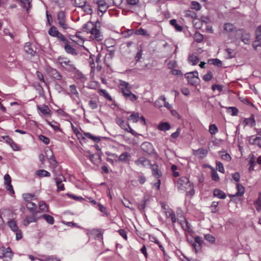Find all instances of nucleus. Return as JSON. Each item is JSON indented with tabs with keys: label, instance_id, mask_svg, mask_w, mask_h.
<instances>
[{
	"label": "nucleus",
	"instance_id": "nucleus-21",
	"mask_svg": "<svg viewBox=\"0 0 261 261\" xmlns=\"http://www.w3.org/2000/svg\"><path fill=\"white\" fill-rule=\"evenodd\" d=\"M96 4L98 6L99 11L101 12L102 14L107 12L109 6L105 0H98L96 2Z\"/></svg>",
	"mask_w": 261,
	"mask_h": 261
},
{
	"label": "nucleus",
	"instance_id": "nucleus-44",
	"mask_svg": "<svg viewBox=\"0 0 261 261\" xmlns=\"http://www.w3.org/2000/svg\"><path fill=\"white\" fill-rule=\"evenodd\" d=\"M98 93L100 95L103 96L107 100L109 101H112V98L111 96L109 95L108 92L105 89H100L98 91Z\"/></svg>",
	"mask_w": 261,
	"mask_h": 261
},
{
	"label": "nucleus",
	"instance_id": "nucleus-10",
	"mask_svg": "<svg viewBox=\"0 0 261 261\" xmlns=\"http://www.w3.org/2000/svg\"><path fill=\"white\" fill-rule=\"evenodd\" d=\"M57 19L58 20L59 25L62 28L65 30L68 28V24L66 23V15L64 11H60L59 12L57 15Z\"/></svg>",
	"mask_w": 261,
	"mask_h": 261
},
{
	"label": "nucleus",
	"instance_id": "nucleus-45",
	"mask_svg": "<svg viewBox=\"0 0 261 261\" xmlns=\"http://www.w3.org/2000/svg\"><path fill=\"white\" fill-rule=\"evenodd\" d=\"M48 34L53 37H57L59 34V32L57 29L55 27L53 26L48 30Z\"/></svg>",
	"mask_w": 261,
	"mask_h": 261
},
{
	"label": "nucleus",
	"instance_id": "nucleus-37",
	"mask_svg": "<svg viewBox=\"0 0 261 261\" xmlns=\"http://www.w3.org/2000/svg\"><path fill=\"white\" fill-rule=\"evenodd\" d=\"M36 175L39 177H49L50 176V174L49 172L43 169L36 171Z\"/></svg>",
	"mask_w": 261,
	"mask_h": 261
},
{
	"label": "nucleus",
	"instance_id": "nucleus-39",
	"mask_svg": "<svg viewBox=\"0 0 261 261\" xmlns=\"http://www.w3.org/2000/svg\"><path fill=\"white\" fill-rule=\"evenodd\" d=\"M199 60V59L198 57L197 56L193 54L191 55L188 58V61L189 63L191 64L192 65H196L198 63Z\"/></svg>",
	"mask_w": 261,
	"mask_h": 261
},
{
	"label": "nucleus",
	"instance_id": "nucleus-36",
	"mask_svg": "<svg viewBox=\"0 0 261 261\" xmlns=\"http://www.w3.org/2000/svg\"><path fill=\"white\" fill-rule=\"evenodd\" d=\"M166 216L167 218H171L173 223H175L177 221V218L176 217L175 213L173 211H167L166 212Z\"/></svg>",
	"mask_w": 261,
	"mask_h": 261
},
{
	"label": "nucleus",
	"instance_id": "nucleus-61",
	"mask_svg": "<svg viewBox=\"0 0 261 261\" xmlns=\"http://www.w3.org/2000/svg\"><path fill=\"white\" fill-rule=\"evenodd\" d=\"M36 74V75H37L38 79L41 82L44 83L45 85H47V83H46V82L45 81V80L44 79L43 75L41 72H40L39 71H37Z\"/></svg>",
	"mask_w": 261,
	"mask_h": 261
},
{
	"label": "nucleus",
	"instance_id": "nucleus-27",
	"mask_svg": "<svg viewBox=\"0 0 261 261\" xmlns=\"http://www.w3.org/2000/svg\"><path fill=\"white\" fill-rule=\"evenodd\" d=\"M253 136H251L249 140L250 144L256 145L258 146L259 148H261V136L260 137H256V138H253Z\"/></svg>",
	"mask_w": 261,
	"mask_h": 261
},
{
	"label": "nucleus",
	"instance_id": "nucleus-29",
	"mask_svg": "<svg viewBox=\"0 0 261 261\" xmlns=\"http://www.w3.org/2000/svg\"><path fill=\"white\" fill-rule=\"evenodd\" d=\"M89 158L95 165H97L100 162V156L98 154H90L89 155Z\"/></svg>",
	"mask_w": 261,
	"mask_h": 261
},
{
	"label": "nucleus",
	"instance_id": "nucleus-48",
	"mask_svg": "<svg viewBox=\"0 0 261 261\" xmlns=\"http://www.w3.org/2000/svg\"><path fill=\"white\" fill-rule=\"evenodd\" d=\"M126 94V96H124L125 98L130 100L132 101H135L137 99V96L133 94L132 92L130 93H128V94L125 93Z\"/></svg>",
	"mask_w": 261,
	"mask_h": 261
},
{
	"label": "nucleus",
	"instance_id": "nucleus-16",
	"mask_svg": "<svg viewBox=\"0 0 261 261\" xmlns=\"http://www.w3.org/2000/svg\"><path fill=\"white\" fill-rule=\"evenodd\" d=\"M55 180L58 191H64V186L62 182L66 181L65 178L62 175H58L55 178Z\"/></svg>",
	"mask_w": 261,
	"mask_h": 261
},
{
	"label": "nucleus",
	"instance_id": "nucleus-31",
	"mask_svg": "<svg viewBox=\"0 0 261 261\" xmlns=\"http://www.w3.org/2000/svg\"><path fill=\"white\" fill-rule=\"evenodd\" d=\"M243 122L245 124V126L250 124V125L253 127L256 125L255 120L254 119L253 115H251L249 118H245Z\"/></svg>",
	"mask_w": 261,
	"mask_h": 261
},
{
	"label": "nucleus",
	"instance_id": "nucleus-3",
	"mask_svg": "<svg viewBox=\"0 0 261 261\" xmlns=\"http://www.w3.org/2000/svg\"><path fill=\"white\" fill-rule=\"evenodd\" d=\"M57 64L60 65L63 69L68 72H74L75 69L74 64L72 61L65 57H59L56 60Z\"/></svg>",
	"mask_w": 261,
	"mask_h": 261
},
{
	"label": "nucleus",
	"instance_id": "nucleus-9",
	"mask_svg": "<svg viewBox=\"0 0 261 261\" xmlns=\"http://www.w3.org/2000/svg\"><path fill=\"white\" fill-rule=\"evenodd\" d=\"M67 94L70 96L73 101L77 102V100L79 99V93L77 90L76 86L75 85L69 86Z\"/></svg>",
	"mask_w": 261,
	"mask_h": 261
},
{
	"label": "nucleus",
	"instance_id": "nucleus-35",
	"mask_svg": "<svg viewBox=\"0 0 261 261\" xmlns=\"http://www.w3.org/2000/svg\"><path fill=\"white\" fill-rule=\"evenodd\" d=\"M213 196L221 199H225L226 197L225 193L219 189H215L213 190Z\"/></svg>",
	"mask_w": 261,
	"mask_h": 261
},
{
	"label": "nucleus",
	"instance_id": "nucleus-40",
	"mask_svg": "<svg viewBox=\"0 0 261 261\" xmlns=\"http://www.w3.org/2000/svg\"><path fill=\"white\" fill-rule=\"evenodd\" d=\"M40 218L44 219L49 224L52 225L54 223L55 219L54 217L48 214L42 215L40 217Z\"/></svg>",
	"mask_w": 261,
	"mask_h": 261
},
{
	"label": "nucleus",
	"instance_id": "nucleus-19",
	"mask_svg": "<svg viewBox=\"0 0 261 261\" xmlns=\"http://www.w3.org/2000/svg\"><path fill=\"white\" fill-rule=\"evenodd\" d=\"M2 252V255L1 257L8 258L9 259L11 260L13 256V253L10 247H7L6 248L3 247L0 249V253Z\"/></svg>",
	"mask_w": 261,
	"mask_h": 261
},
{
	"label": "nucleus",
	"instance_id": "nucleus-42",
	"mask_svg": "<svg viewBox=\"0 0 261 261\" xmlns=\"http://www.w3.org/2000/svg\"><path fill=\"white\" fill-rule=\"evenodd\" d=\"M8 225L11 230L13 231H15L18 229L16 222L14 220H11L9 221L8 222Z\"/></svg>",
	"mask_w": 261,
	"mask_h": 261
},
{
	"label": "nucleus",
	"instance_id": "nucleus-43",
	"mask_svg": "<svg viewBox=\"0 0 261 261\" xmlns=\"http://www.w3.org/2000/svg\"><path fill=\"white\" fill-rule=\"evenodd\" d=\"M227 112L232 116H237L238 114V109L234 107H229L227 108Z\"/></svg>",
	"mask_w": 261,
	"mask_h": 261
},
{
	"label": "nucleus",
	"instance_id": "nucleus-7",
	"mask_svg": "<svg viewBox=\"0 0 261 261\" xmlns=\"http://www.w3.org/2000/svg\"><path fill=\"white\" fill-rule=\"evenodd\" d=\"M185 77L187 79L189 84L191 85H196L199 82L198 73L197 71L187 73Z\"/></svg>",
	"mask_w": 261,
	"mask_h": 261
},
{
	"label": "nucleus",
	"instance_id": "nucleus-38",
	"mask_svg": "<svg viewBox=\"0 0 261 261\" xmlns=\"http://www.w3.org/2000/svg\"><path fill=\"white\" fill-rule=\"evenodd\" d=\"M64 49L66 52L68 54L72 55H75L77 54L76 50L71 45L67 44V43H66V44L64 46Z\"/></svg>",
	"mask_w": 261,
	"mask_h": 261
},
{
	"label": "nucleus",
	"instance_id": "nucleus-20",
	"mask_svg": "<svg viewBox=\"0 0 261 261\" xmlns=\"http://www.w3.org/2000/svg\"><path fill=\"white\" fill-rule=\"evenodd\" d=\"M36 213H33L31 216H26L23 220V225L25 226H28L31 223L37 222L40 217H37L35 215Z\"/></svg>",
	"mask_w": 261,
	"mask_h": 261
},
{
	"label": "nucleus",
	"instance_id": "nucleus-63",
	"mask_svg": "<svg viewBox=\"0 0 261 261\" xmlns=\"http://www.w3.org/2000/svg\"><path fill=\"white\" fill-rule=\"evenodd\" d=\"M16 240L18 241L22 238V232L21 230L18 229L15 231Z\"/></svg>",
	"mask_w": 261,
	"mask_h": 261
},
{
	"label": "nucleus",
	"instance_id": "nucleus-52",
	"mask_svg": "<svg viewBox=\"0 0 261 261\" xmlns=\"http://www.w3.org/2000/svg\"><path fill=\"white\" fill-rule=\"evenodd\" d=\"M88 106L92 110H94L98 108L97 101L93 99H91L89 101Z\"/></svg>",
	"mask_w": 261,
	"mask_h": 261
},
{
	"label": "nucleus",
	"instance_id": "nucleus-47",
	"mask_svg": "<svg viewBox=\"0 0 261 261\" xmlns=\"http://www.w3.org/2000/svg\"><path fill=\"white\" fill-rule=\"evenodd\" d=\"M47 123L55 130L61 131L60 128L59 124L56 121L49 122L47 121Z\"/></svg>",
	"mask_w": 261,
	"mask_h": 261
},
{
	"label": "nucleus",
	"instance_id": "nucleus-49",
	"mask_svg": "<svg viewBox=\"0 0 261 261\" xmlns=\"http://www.w3.org/2000/svg\"><path fill=\"white\" fill-rule=\"evenodd\" d=\"M39 207L41 212H47L48 211L47 204L44 202L39 203Z\"/></svg>",
	"mask_w": 261,
	"mask_h": 261
},
{
	"label": "nucleus",
	"instance_id": "nucleus-26",
	"mask_svg": "<svg viewBox=\"0 0 261 261\" xmlns=\"http://www.w3.org/2000/svg\"><path fill=\"white\" fill-rule=\"evenodd\" d=\"M21 6L24 9H25L27 12L29 13V11L31 8V1L32 0H17Z\"/></svg>",
	"mask_w": 261,
	"mask_h": 261
},
{
	"label": "nucleus",
	"instance_id": "nucleus-1",
	"mask_svg": "<svg viewBox=\"0 0 261 261\" xmlns=\"http://www.w3.org/2000/svg\"><path fill=\"white\" fill-rule=\"evenodd\" d=\"M98 22L93 23L91 21H88L84 24L83 27V31L87 33L91 34V38L95 39L97 41H101L103 40V37L100 31L97 27Z\"/></svg>",
	"mask_w": 261,
	"mask_h": 261
},
{
	"label": "nucleus",
	"instance_id": "nucleus-60",
	"mask_svg": "<svg viewBox=\"0 0 261 261\" xmlns=\"http://www.w3.org/2000/svg\"><path fill=\"white\" fill-rule=\"evenodd\" d=\"M49 162L50 165L54 168L56 167L58 165L57 162L55 160V158L52 154L49 158Z\"/></svg>",
	"mask_w": 261,
	"mask_h": 261
},
{
	"label": "nucleus",
	"instance_id": "nucleus-59",
	"mask_svg": "<svg viewBox=\"0 0 261 261\" xmlns=\"http://www.w3.org/2000/svg\"><path fill=\"white\" fill-rule=\"evenodd\" d=\"M256 39L261 40V25L258 27L255 31Z\"/></svg>",
	"mask_w": 261,
	"mask_h": 261
},
{
	"label": "nucleus",
	"instance_id": "nucleus-15",
	"mask_svg": "<svg viewBox=\"0 0 261 261\" xmlns=\"http://www.w3.org/2000/svg\"><path fill=\"white\" fill-rule=\"evenodd\" d=\"M37 108L41 115L45 117H50L51 115V110L49 107L45 105H38Z\"/></svg>",
	"mask_w": 261,
	"mask_h": 261
},
{
	"label": "nucleus",
	"instance_id": "nucleus-50",
	"mask_svg": "<svg viewBox=\"0 0 261 261\" xmlns=\"http://www.w3.org/2000/svg\"><path fill=\"white\" fill-rule=\"evenodd\" d=\"M130 157L129 154L127 152L121 153L119 156V160L121 161H126L128 158Z\"/></svg>",
	"mask_w": 261,
	"mask_h": 261
},
{
	"label": "nucleus",
	"instance_id": "nucleus-53",
	"mask_svg": "<svg viewBox=\"0 0 261 261\" xmlns=\"http://www.w3.org/2000/svg\"><path fill=\"white\" fill-rule=\"evenodd\" d=\"M98 86H99L98 83L95 82V81L90 82L88 83V86H87V87L89 89H96L98 87Z\"/></svg>",
	"mask_w": 261,
	"mask_h": 261
},
{
	"label": "nucleus",
	"instance_id": "nucleus-57",
	"mask_svg": "<svg viewBox=\"0 0 261 261\" xmlns=\"http://www.w3.org/2000/svg\"><path fill=\"white\" fill-rule=\"evenodd\" d=\"M249 171L251 172L254 170V167L255 165V160L254 158H252L249 161Z\"/></svg>",
	"mask_w": 261,
	"mask_h": 261
},
{
	"label": "nucleus",
	"instance_id": "nucleus-25",
	"mask_svg": "<svg viewBox=\"0 0 261 261\" xmlns=\"http://www.w3.org/2000/svg\"><path fill=\"white\" fill-rule=\"evenodd\" d=\"M150 168L152 171V174L155 178H159L162 176V173L161 171L159 170L156 165H151Z\"/></svg>",
	"mask_w": 261,
	"mask_h": 261
},
{
	"label": "nucleus",
	"instance_id": "nucleus-4",
	"mask_svg": "<svg viewBox=\"0 0 261 261\" xmlns=\"http://www.w3.org/2000/svg\"><path fill=\"white\" fill-rule=\"evenodd\" d=\"M250 35L243 29H239L236 32V35L233 38V42L239 43L240 41L243 42L245 44H249L250 43Z\"/></svg>",
	"mask_w": 261,
	"mask_h": 261
},
{
	"label": "nucleus",
	"instance_id": "nucleus-41",
	"mask_svg": "<svg viewBox=\"0 0 261 261\" xmlns=\"http://www.w3.org/2000/svg\"><path fill=\"white\" fill-rule=\"evenodd\" d=\"M127 119L133 123H136L139 119V114L138 113H133L127 118Z\"/></svg>",
	"mask_w": 261,
	"mask_h": 261
},
{
	"label": "nucleus",
	"instance_id": "nucleus-62",
	"mask_svg": "<svg viewBox=\"0 0 261 261\" xmlns=\"http://www.w3.org/2000/svg\"><path fill=\"white\" fill-rule=\"evenodd\" d=\"M136 34L140 35L147 36L148 35L147 31L144 29L140 28L137 31Z\"/></svg>",
	"mask_w": 261,
	"mask_h": 261
},
{
	"label": "nucleus",
	"instance_id": "nucleus-12",
	"mask_svg": "<svg viewBox=\"0 0 261 261\" xmlns=\"http://www.w3.org/2000/svg\"><path fill=\"white\" fill-rule=\"evenodd\" d=\"M202 244L203 240L202 238L199 236L195 237L194 242L192 245L196 252L198 253L201 252Z\"/></svg>",
	"mask_w": 261,
	"mask_h": 261
},
{
	"label": "nucleus",
	"instance_id": "nucleus-2",
	"mask_svg": "<svg viewBox=\"0 0 261 261\" xmlns=\"http://www.w3.org/2000/svg\"><path fill=\"white\" fill-rule=\"evenodd\" d=\"M176 186L178 191H186L187 195L192 196L195 193L193 184L186 177L182 176L179 178Z\"/></svg>",
	"mask_w": 261,
	"mask_h": 261
},
{
	"label": "nucleus",
	"instance_id": "nucleus-33",
	"mask_svg": "<svg viewBox=\"0 0 261 261\" xmlns=\"http://www.w3.org/2000/svg\"><path fill=\"white\" fill-rule=\"evenodd\" d=\"M254 205L258 212H261V192H259L257 198L254 202Z\"/></svg>",
	"mask_w": 261,
	"mask_h": 261
},
{
	"label": "nucleus",
	"instance_id": "nucleus-6",
	"mask_svg": "<svg viewBox=\"0 0 261 261\" xmlns=\"http://www.w3.org/2000/svg\"><path fill=\"white\" fill-rule=\"evenodd\" d=\"M177 222L181 226L182 229L186 232H191L192 231L190 224L187 220L182 216L181 213H177Z\"/></svg>",
	"mask_w": 261,
	"mask_h": 261
},
{
	"label": "nucleus",
	"instance_id": "nucleus-13",
	"mask_svg": "<svg viewBox=\"0 0 261 261\" xmlns=\"http://www.w3.org/2000/svg\"><path fill=\"white\" fill-rule=\"evenodd\" d=\"M119 88L121 89V92L124 96H126L125 93L128 94V93L131 92L130 90L132 89V87L128 82L122 80L120 81Z\"/></svg>",
	"mask_w": 261,
	"mask_h": 261
},
{
	"label": "nucleus",
	"instance_id": "nucleus-23",
	"mask_svg": "<svg viewBox=\"0 0 261 261\" xmlns=\"http://www.w3.org/2000/svg\"><path fill=\"white\" fill-rule=\"evenodd\" d=\"M237 192L234 195H229V196L232 200L233 198L238 196H242L245 193V188L242 185L237 183Z\"/></svg>",
	"mask_w": 261,
	"mask_h": 261
},
{
	"label": "nucleus",
	"instance_id": "nucleus-18",
	"mask_svg": "<svg viewBox=\"0 0 261 261\" xmlns=\"http://www.w3.org/2000/svg\"><path fill=\"white\" fill-rule=\"evenodd\" d=\"M4 182H5V185H6V189H7V190L10 191V192L11 193V194H14V191L13 189V187L11 185V178L10 177V176L8 174H6L4 176Z\"/></svg>",
	"mask_w": 261,
	"mask_h": 261
},
{
	"label": "nucleus",
	"instance_id": "nucleus-51",
	"mask_svg": "<svg viewBox=\"0 0 261 261\" xmlns=\"http://www.w3.org/2000/svg\"><path fill=\"white\" fill-rule=\"evenodd\" d=\"M216 169L222 173L225 172V170L223 164L220 162H216Z\"/></svg>",
	"mask_w": 261,
	"mask_h": 261
},
{
	"label": "nucleus",
	"instance_id": "nucleus-22",
	"mask_svg": "<svg viewBox=\"0 0 261 261\" xmlns=\"http://www.w3.org/2000/svg\"><path fill=\"white\" fill-rule=\"evenodd\" d=\"M34 48L35 46L30 42L25 43L24 46V50L25 52L27 54L30 55L31 56H34L36 54V51Z\"/></svg>",
	"mask_w": 261,
	"mask_h": 261
},
{
	"label": "nucleus",
	"instance_id": "nucleus-56",
	"mask_svg": "<svg viewBox=\"0 0 261 261\" xmlns=\"http://www.w3.org/2000/svg\"><path fill=\"white\" fill-rule=\"evenodd\" d=\"M38 138H39V139L40 141L43 142L45 143V144L47 145L49 143L50 140L48 137H47L44 135H40L38 136Z\"/></svg>",
	"mask_w": 261,
	"mask_h": 261
},
{
	"label": "nucleus",
	"instance_id": "nucleus-34",
	"mask_svg": "<svg viewBox=\"0 0 261 261\" xmlns=\"http://www.w3.org/2000/svg\"><path fill=\"white\" fill-rule=\"evenodd\" d=\"M171 128L170 125L168 122H162L158 126V129L162 131H166Z\"/></svg>",
	"mask_w": 261,
	"mask_h": 261
},
{
	"label": "nucleus",
	"instance_id": "nucleus-46",
	"mask_svg": "<svg viewBox=\"0 0 261 261\" xmlns=\"http://www.w3.org/2000/svg\"><path fill=\"white\" fill-rule=\"evenodd\" d=\"M191 8L196 11L200 10L201 8V5L195 1H192L191 4Z\"/></svg>",
	"mask_w": 261,
	"mask_h": 261
},
{
	"label": "nucleus",
	"instance_id": "nucleus-14",
	"mask_svg": "<svg viewBox=\"0 0 261 261\" xmlns=\"http://www.w3.org/2000/svg\"><path fill=\"white\" fill-rule=\"evenodd\" d=\"M141 148L143 151L146 152L148 154H153L155 151L153 145L148 142H143L141 145Z\"/></svg>",
	"mask_w": 261,
	"mask_h": 261
},
{
	"label": "nucleus",
	"instance_id": "nucleus-17",
	"mask_svg": "<svg viewBox=\"0 0 261 261\" xmlns=\"http://www.w3.org/2000/svg\"><path fill=\"white\" fill-rule=\"evenodd\" d=\"M155 105L156 107H158L164 106L169 110H171L172 108L171 105L169 104L167 101H166V99L165 96H161L160 98L155 101Z\"/></svg>",
	"mask_w": 261,
	"mask_h": 261
},
{
	"label": "nucleus",
	"instance_id": "nucleus-8",
	"mask_svg": "<svg viewBox=\"0 0 261 261\" xmlns=\"http://www.w3.org/2000/svg\"><path fill=\"white\" fill-rule=\"evenodd\" d=\"M117 124L120 127L125 130L126 132L131 133L132 135H135L136 132L130 126L129 124L125 121L122 118H117L116 120Z\"/></svg>",
	"mask_w": 261,
	"mask_h": 261
},
{
	"label": "nucleus",
	"instance_id": "nucleus-32",
	"mask_svg": "<svg viewBox=\"0 0 261 261\" xmlns=\"http://www.w3.org/2000/svg\"><path fill=\"white\" fill-rule=\"evenodd\" d=\"M50 73L53 78L55 80L58 81H61L62 80V76L56 69H51Z\"/></svg>",
	"mask_w": 261,
	"mask_h": 261
},
{
	"label": "nucleus",
	"instance_id": "nucleus-55",
	"mask_svg": "<svg viewBox=\"0 0 261 261\" xmlns=\"http://www.w3.org/2000/svg\"><path fill=\"white\" fill-rule=\"evenodd\" d=\"M222 153L221 155V158L222 160L226 161H229L231 160V158L229 153L222 152Z\"/></svg>",
	"mask_w": 261,
	"mask_h": 261
},
{
	"label": "nucleus",
	"instance_id": "nucleus-5",
	"mask_svg": "<svg viewBox=\"0 0 261 261\" xmlns=\"http://www.w3.org/2000/svg\"><path fill=\"white\" fill-rule=\"evenodd\" d=\"M237 31L236 27L231 23H225L223 25V33L228 36L229 39L233 42V38Z\"/></svg>",
	"mask_w": 261,
	"mask_h": 261
},
{
	"label": "nucleus",
	"instance_id": "nucleus-28",
	"mask_svg": "<svg viewBox=\"0 0 261 261\" xmlns=\"http://www.w3.org/2000/svg\"><path fill=\"white\" fill-rule=\"evenodd\" d=\"M78 6L82 8L83 10L88 14H91L92 12V10L89 4H87V2L85 0H83V2L81 4L79 5Z\"/></svg>",
	"mask_w": 261,
	"mask_h": 261
},
{
	"label": "nucleus",
	"instance_id": "nucleus-58",
	"mask_svg": "<svg viewBox=\"0 0 261 261\" xmlns=\"http://www.w3.org/2000/svg\"><path fill=\"white\" fill-rule=\"evenodd\" d=\"M194 39L197 42H200L203 40V36L199 33H196L194 34Z\"/></svg>",
	"mask_w": 261,
	"mask_h": 261
},
{
	"label": "nucleus",
	"instance_id": "nucleus-24",
	"mask_svg": "<svg viewBox=\"0 0 261 261\" xmlns=\"http://www.w3.org/2000/svg\"><path fill=\"white\" fill-rule=\"evenodd\" d=\"M207 153V150L203 148H199L197 150H193V155L199 159H202L205 157Z\"/></svg>",
	"mask_w": 261,
	"mask_h": 261
},
{
	"label": "nucleus",
	"instance_id": "nucleus-11",
	"mask_svg": "<svg viewBox=\"0 0 261 261\" xmlns=\"http://www.w3.org/2000/svg\"><path fill=\"white\" fill-rule=\"evenodd\" d=\"M135 164L139 167L147 168L150 166V161L144 156H141L135 162Z\"/></svg>",
	"mask_w": 261,
	"mask_h": 261
},
{
	"label": "nucleus",
	"instance_id": "nucleus-30",
	"mask_svg": "<svg viewBox=\"0 0 261 261\" xmlns=\"http://www.w3.org/2000/svg\"><path fill=\"white\" fill-rule=\"evenodd\" d=\"M236 52L235 50L227 48L224 51L225 57L226 59H231L235 57Z\"/></svg>",
	"mask_w": 261,
	"mask_h": 261
},
{
	"label": "nucleus",
	"instance_id": "nucleus-64",
	"mask_svg": "<svg viewBox=\"0 0 261 261\" xmlns=\"http://www.w3.org/2000/svg\"><path fill=\"white\" fill-rule=\"evenodd\" d=\"M97 205H98V206L99 207V211H100L101 213H103V214H106V215H108V213H107V208H106V207H105V206H103L102 205H101V204L100 203H99L97 204Z\"/></svg>",
	"mask_w": 261,
	"mask_h": 261
},
{
	"label": "nucleus",
	"instance_id": "nucleus-54",
	"mask_svg": "<svg viewBox=\"0 0 261 261\" xmlns=\"http://www.w3.org/2000/svg\"><path fill=\"white\" fill-rule=\"evenodd\" d=\"M27 207L31 212H33L36 210V208H37V205L35 203L30 201L27 203Z\"/></svg>",
	"mask_w": 261,
	"mask_h": 261
}]
</instances>
